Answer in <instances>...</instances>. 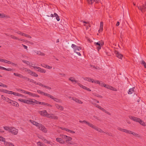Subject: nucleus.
I'll return each mask as SVG.
<instances>
[{
  "instance_id": "f257e3e1",
  "label": "nucleus",
  "mask_w": 146,
  "mask_h": 146,
  "mask_svg": "<svg viewBox=\"0 0 146 146\" xmlns=\"http://www.w3.org/2000/svg\"><path fill=\"white\" fill-rule=\"evenodd\" d=\"M3 128L5 130L8 131L9 132L15 135H17L18 133V129L14 127L5 126Z\"/></svg>"
},
{
  "instance_id": "f03ea898",
  "label": "nucleus",
  "mask_w": 146,
  "mask_h": 146,
  "mask_svg": "<svg viewBox=\"0 0 146 146\" xmlns=\"http://www.w3.org/2000/svg\"><path fill=\"white\" fill-rule=\"evenodd\" d=\"M117 129L118 130H119L122 132H124L129 134H131L135 137H140V135L139 134L135 132H132L131 131L123 129L120 127H118L117 128Z\"/></svg>"
},
{
  "instance_id": "7ed1b4c3",
  "label": "nucleus",
  "mask_w": 146,
  "mask_h": 146,
  "mask_svg": "<svg viewBox=\"0 0 146 146\" xmlns=\"http://www.w3.org/2000/svg\"><path fill=\"white\" fill-rule=\"evenodd\" d=\"M31 101L32 102L31 104L33 105L35 103L36 104H40L43 105V106H46V107H52V106L51 105L49 104L48 103L42 102H40L33 99H32Z\"/></svg>"
},
{
  "instance_id": "20e7f679",
  "label": "nucleus",
  "mask_w": 146,
  "mask_h": 146,
  "mask_svg": "<svg viewBox=\"0 0 146 146\" xmlns=\"http://www.w3.org/2000/svg\"><path fill=\"white\" fill-rule=\"evenodd\" d=\"M137 7L138 9L140 10L143 13L146 10V4L145 3L142 5H140L138 3L137 4Z\"/></svg>"
},
{
  "instance_id": "39448f33",
  "label": "nucleus",
  "mask_w": 146,
  "mask_h": 146,
  "mask_svg": "<svg viewBox=\"0 0 146 146\" xmlns=\"http://www.w3.org/2000/svg\"><path fill=\"white\" fill-rule=\"evenodd\" d=\"M60 136L62 138L66 139L65 142L69 144H71L70 142L72 139V138L71 137L64 135H62Z\"/></svg>"
},
{
  "instance_id": "423d86ee",
  "label": "nucleus",
  "mask_w": 146,
  "mask_h": 146,
  "mask_svg": "<svg viewBox=\"0 0 146 146\" xmlns=\"http://www.w3.org/2000/svg\"><path fill=\"white\" fill-rule=\"evenodd\" d=\"M18 100L20 102L27 104H31L32 99H29V100H26L21 98L18 99Z\"/></svg>"
},
{
  "instance_id": "0eeeda50",
  "label": "nucleus",
  "mask_w": 146,
  "mask_h": 146,
  "mask_svg": "<svg viewBox=\"0 0 146 146\" xmlns=\"http://www.w3.org/2000/svg\"><path fill=\"white\" fill-rule=\"evenodd\" d=\"M94 44L95 45L98 46H97V48L98 51L101 49V46H103L104 44L103 42L101 41H99L97 42H94Z\"/></svg>"
},
{
  "instance_id": "6e6552de",
  "label": "nucleus",
  "mask_w": 146,
  "mask_h": 146,
  "mask_svg": "<svg viewBox=\"0 0 146 146\" xmlns=\"http://www.w3.org/2000/svg\"><path fill=\"white\" fill-rule=\"evenodd\" d=\"M38 129L44 133H46L47 132L48 130L42 124L40 125L38 127Z\"/></svg>"
},
{
  "instance_id": "1a4fd4ad",
  "label": "nucleus",
  "mask_w": 146,
  "mask_h": 146,
  "mask_svg": "<svg viewBox=\"0 0 146 146\" xmlns=\"http://www.w3.org/2000/svg\"><path fill=\"white\" fill-rule=\"evenodd\" d=\"M71 46L74 48L75 52H76V51H79L82 49L81 47L78 46L74 44H72Z\"/></svg>"
},
{
  "instance_id": "9d476101",
  "label": "nucleus",
  "mask_w": 146,
  "mask_h": 146,
  "mask_svg": "<svg viewBox=\"0 0 146 146\" xmlns=\"http://www.w3.org/2000/svg\"><path fill=\"white\" fill-rule=\"evenodd\" d=\"M23 93L28 94L29 95L32 96L33 97H36L38 98L39 97V96L38 95L35 94L33 93H32L29 92L24 91V92H23Z\"/></svg>"
},
{
  "instance_id": "9b49d317",
  "label": "nucleus",
  "mask_w": 146,
  "mask_h": 146,
  "mask_svg": "<svg viewBox=\"0 0 146 146\" xmlns=\"http://www.w3.org/2000/svg\"><path fill=\"white\" fill-rule=\"evenodd\" d=\"M68 79L73 84H78V83H79L78 82V81L76 80L73 77H70Z\"/></svg>"
},
{
  "instance_id": "f8f14e48",
  "label": "nucleus",
  "mask_w": 146,
  "mask_h": 146,
  "mask_svg": "<svg viewBox=\"0 0 146 146\" xmlns=\"http://www.w3.org/2000/svg\"><path fill=\"white\" fill-rule=\"evenodd\" d=\"M8 103L11 104L12 105L16 107L19 106V104L17 102L15 101H13L10 99Z\"/></svg>"
},
{
  "instance_id": "ddd939ff",
  "label": "nucleus",
  "mask_w": 146,
  "mask_h": 146,
  "mask_svg": "<svg viewBox=\"0 0 146 146\" xmlns=\"http://www.w3.org/2000/svg\"><path fill=\"white\" fill-rule=\"evenodd\" d=\"M69 98H71L72 100L75 101L76 102L80 104H82L83 102L80 100H79L76 98H71L70 97H69Z\"/></svg>"
},
{
  "instance_id": "4468645a",
  "label": "nucleus",
  "mask_w": 146,
  "mask_h": 146,
  "mask_svg": "<svg viewBox=\"0 0 146 146\" xmlns=\"http://www.w3.org/2000/svg\"><path fill=\"white\" fill-rule=\"evenodd\" d=\"M129 117L131 119L136 122H138L140 119L139 118L131 115L129 116Z\"/></svg>"
},
{
  "instance_id": "2eb2a0df",
  "label": "nucleus",
  "mask_w": 146,
  "mask_h": 146,
  "mask_svg": "<svg viewBox=\"0 0 146 146\" xmlns=\"http://www.w3.org/2000/svg\"><path fill=\"white\" fill-rule=\"evenodd\" d=\"M39 113L41 115L44 116H46V117H47V115L49 114L47 113L46 110H43L40 111H39Z\"/></svg>"
},
{
  "instance_id": "dca6fc26",
  "label": "nucleus",
  "mask_w": 146,
  "mask_h": 146,
  "mask_svg": "<svg viewBox=\"0 0 146 146\" xmlns=\"http://www.w3.org/2000/svg\"><path fill=\"white\" fill-rule=\"evenodd\" d=\"M47 117L51 118L54 119H58V117L54 116L53 114H50L47 115Z\"/></svg>"
},
{
  "instance_id": "f3484780",
  "label": "nucleus",
  "mask_w": 146,
  "mask_h": 146,
  "mask_svg": "<svg viewBox=\"0 0 146 146\" xmlns=\"http://www.w3.org/2000/svg\"><path fill=\"white\" fill-rule=\"evenodd\" d=\"M78 85L80 87L82 88H83L84 89L88 91H91V90L90 88L86 87L85 86H84L82 85V84H81L80 83H78Z\"/></svg>"
},
{
  "instance_id": "a211bd4d",
  "label": "nucleus",
  "mask_w": 146,
  "mask_h": 146,
  "mask_svg": "<svg viewBox=\"0 0 146 146\" xmlns=\"http://www.w3.org/2000/svg\"><path fill=\"white\" fill-rule=\"evenodd\" d=\"M50 16L51 17H55L56 19L58 21H59L60 20V19L58 15L56 13H54V14H51L50 15Z\"/></svg>"
},
{
  "instance_id": "6ab92c4d",
  "label": "nucleus",
  "mask_w": 146,
  "mask_h": 146,
  "mask_svg": "<svg viewBox=\"0 0 146 146\" xmlns=\"http://www.w3.org/2000/svg\"><path fill=\"white\" fill-rule=\"evenodd\" d=\"M30 121L33 125L38 127H39L40 125L41 124V123H39L35 121H33L32 120H30Z\"/></svg>"
},
{
  "instance_id": "aec40b11",
  "label": "nucleus",
  "mask_w": 146,
  "mask_h": 146,
  "mask_svg": "<svg viewBox=\"0 0 146 146\" xmlns=\"http://www.w3.org/2000/svg\"><path fill=\"white\" fill-rule=\"evenodd\" d=\"M56 141L61 144H64L65 143V141L62 139L60 138H57L56 139Z\"/></svg>"
},
{
  "instance_id": "412c9836",
  "label": "nucleus",
  "mask_w": 146,
  "mask_h": 146,
  "mask_svg": "<svg viewBox=\"0 0 146 146\" xmlns=\"http://www.w3.org/2000/svg\"><path fill=\"white\" fill-rule=\"evenodd\" d=\"M115 53L116 54V56L118 57V58L122 59L123 57V55L119 53V52H118L117 51H116L115 52Z\"/></svg>"
},
{
  "instance_id": "4be33fe9",
  "label": "nucleus",
  "mask_w": 146,
  "mask_h": 146,
  "mask_svg": "<svg viewBox=\"0 0 146 146\" xmlns=\"http://www.w3.org/2000/svg\"><path fill=\"white\" fill-rule=\"evenodd\" d=\"M29 74L30 75L33 76L35 77H37L38 76V74L35 72L32 71L31 70H30Z\"/></svg>"
},
{
  "instance_id": "5701e85b",
  "label": "nucleus",
  "mask_w": 146,
  "mask_h": 146,
  "mask_svg": "<svg viewBox=\"0 0 146 146\" xmlns=\"http://www.w3.org/2000/svg\"><path fill=\"white\" fill-rule=\"evenodd\" d=\"M103 22H101L100 23V29L98 31L99 33H100L102 32L103 30Z\"/></svg>"
},
{
  "instance_id": "b1692460",
  "label": "nucleus",
  "mask_w": 146,
  "mask_h": 146,
  "mask_svg": "<svg viewBox=\"0 0 146 146\" xmlns=\"http://www.w3.org/2000/svg\"><path fill=\"white\" fill-rule=\"evenodd\" d=\"M4 144L5 146H14L13 143L10 142L6 141H5L4 142Z\"/></svg>"
},
{
  "instance_id": "393cba45",
  "label": "nucleus",
  "mask_w": 146,
  "mask_h": 146,
  "mask_svg": "<svg viewBox=\"0 0 146 146\" xmlns=\"http://www.w3.org/2000/svg\"><path fill=\"white\" fill-rule=\"evenodd\" d=\"M84 79L88 82H91L93 83H94V80L93 79L88 77H86Z\"/></svg>"
},
{
  "instance_id": "a878e982",
  "label": "nucleus",
  "mask_w": 146,
  "mask_h": 146,
  "mask_svg": "<svg viewBox=\"0 0 146 146\" xmlns=\"http://www.w3.org/2000/svg\"><path fill=\"white\" fill-rule=\"evenodd\" d=\"M135 88L133 87L131 88H130L129 89L128 92V93L129 94H131L135 92L134 91Z\"/></svg>"
},
{
  "instance_id": "bb28decb",
  "label": "nucleus",
  "mask_w": 146,
  "mask_h": 146,
  "mask_svg": "<svg viewBox=\"0 0 146 146\" xmlns=\"http://www.w3.org/2000/svg\"><path fill=\"white\" fill-rule=\"evenodd\" d=\"M83 22L84 23H85L86 24H84V25L86 27V29H88V27H90V25L88 22H85V21H83Z\"/></svg>"
},
{
  "instance_id": "cd10ccee",
  "label": "nucleus",
  "mask_w": 146,
  "mask_h": 146,
  "mask_svg": "<svg viewBox=\"0 0 146 146\" xmlns=\"http://www.w3.org/2000/svg\"><path fill=\"white\" fill-rule=\"evenodd\" d=\"M88 125L90 127H91L94 129L95 130H96L97 127L95 125H93V124L90 123H89Z\"/></svg>"
},
{
  "instance_id": "c85d7f7f",
  "label": "nucleus",
  "mask_w": 146,
  "mask_h": 146,
  "mask_svg": "<svg viewBox=\"0 0 146 146\" xmlns=\"http://www.w3.org/2000/svg\"><path fill=\"white\" fill-rule=\"evenodd\" d=\"M0 69L4 70H7L8 71H11L12 70V69L11 68H7L4 67H3L0 66Z\"/></svg>"
},
{
  "instance_id": "c756f323",
  "label": "nucleus",
  "mask_w": 146,
  "mask_h": 146,
  "mask_svg": "<svg viewBox=\"0 0 146 146\" xmlns=\"http://www.w3.org/2000/svg\"><path fill=\"white\" fill-rule=\"evenodd\" d=\"M138 122L140 124L144 126H146V124L145 123L140 119Z\"/></svg>"
},
{
  "instance_id": "7c9ffc66",
  "label": "nucleus",
  "mask_w": 146,
  "mask_h": 146,
  "mask_svg": "<svg viewBox=\"0 0 146 146\" xmlns=\"http://www.w3.org/2000/svg\"><path fill=\"white\" fill-rule=\"evenodd\" d=\"M17 40H19V41H23V42H28L29 43H30V44H33V43L31 42H30V41H28L27 40H26L25 41L24 39H21V38H18V39Z\"/></svg>"
},
{
  "instance_id": "2f4dec72",
  "label": "nucleus",
  "mask_w": 146,
  "mask_h": 146,
  "mask_svg": "<svg viewBox=\"0 0 146 146\" xmlns=\"http://www.w3.org/2000/svg\"><path fill=\"white\" fill-rule=\"evenodd\" d=\"M1 98H2L4 100H5V101L7 102H8L9 101L10 99L8 98H5L4 97L3 95L1 96Z\"/></svg>"
},
{
  "instance_id": "473e14b6",
  "label": "nucleus",
  "mask_w": 146,
  "mask_h": 146,
  "mask_svg": "<svg viewBox=\"0 0 146 146\" xmlns=\"http://www.w3.org/2000/svg\"><path fill=\"white\" fill-rule=\"evenodd\" d=\"M35 52L37 54L39 55L40 56H44L45 55V54L43 53L42 52L40 51H36Z\"/></svg>"
},
{
  "instance_id": "72a5a7b5",
  "label": "nucleus",
  "mask_w": 146,
  "mask_h": 146,
  "mask_svg": "<svg viewBox=\"0 0 146 146\" xmlns=\"http://www.w3.org/2000/svg\"><path fill=\"white\" fill-rule=\"evenodd\" d=\"M13 74L15 76L18 77L20 78H21L23 76V75L22 74L18 73H14Z\"/></svg>"
},
{
  "instance_id": "f704fd0d",
  "label": "nucleus",
  "mask_w": 146,
  "mask_h": 146,
  "mask_svg": "<svg viewBox=\"0 0 146 146\" xmlns=\"http://www.w3.org/2000/svg\"><path fill=\"white\" fill-rule=\"evenodd\" d=\"M12 94H13L14 96H23V95L21 94L13 92Z\"/></svg>"
},
{
  "instance_id": "c9c22d12",
  "label": "nucleus",
  "mask_w": 146,
  "mask_h": 146,
  "mask_svg": "<svg viewBox=\"0 0 146 146\" xmlns=\"http://www.w3.org/2000/svg\"><path fill=\"white\" fill-rule=\"evenodd\" d=\"M44 96H47V97L51 99L52 98V97L53 96H52V95L46 93H44Z\"/></svg>"
},
{
  "instance_id": "e433bc0d",
  "label": "nucleus",
  "mask_w": 146,
  "mask_h": 146,
  "mask_svg": "<svg viewBox=\"0 0 146 146\" xmlns=\"http://www.w3.org/2000/svg\"><path fill=\"white\" fill-rule=\"evenodd\" d=\"M55 106L57 109H59L60 110H61L64 109L62 106L58 104H56Z\"/></svg>"
},
{
  "instance_id": "4c0bfd02",
  "label": "nucleus",
  "mask_w": 146,
  "mask_h": 146,
  "mask_svg": "<svg viewBox=\"0 0 146 146\" xmlns=\"http://www.w3.org/2000/svg\"><path fill=\"white\" fill-rule=\"evenodd\" d=\"M109 89L111 90H113L114 91H117V89H116L115 88H114L113 87L110 86L108 88Z\"/></svg>"
},
{
  "instance_id": "58836bf2",
  "label": "nucleus",
  "mask_w": 146,
  "mask_h": 146,
  "mask_svg": "<svg viewBox=\"0 0 146 146\" xmlns=\"http://www.w3.org/2000/svg\"><path fill=\"white\" fill-rule=\"evenodd\" d=\"M109 86L110 85H106L103 83H102L101 85V86H104L108 89Z\"/></svg>"
},
{
  "instance_id": "ea45409f",
  "label": "nucleus",
  "mask_w": 146,
  "mask_h": 146,
  "mask_svg": "<svg viewBox=\"0 0 146 146\" xmlns=\"http://www.w3.org/2000/svg\"><path fill=\"white\" fill-rule=\"evenodd\" d=\"M87 1L88 4H89L92 5V4L94 2H95V1L94 0H87Z\"/></svg>"
},
{
  "instance_id": "a19ab883",
  "label": "nucleus",
  "mask_w": 146,
  "mask_h": 146,
  "mask_svg": "<svg viewBox=\"0 0 146 146\" xmlns=\"http://www.w3.org/2000/svg\"><path fill=\"white\" fill-rule=\"evenodd\" d=\"M22 61L23 62L25 63V64H27L31 66V63L30 62L28 61L25 60H23Z\"/></svg>"
},
{
  "instance_id": "79ce46f5",
  "label": "nucleus",
  "mask_w": 146,
  "mask_h": 146,
  "mask_svg": "<svg viewBox=\"0 0 146 146\" xmlns=\"http://www.w3.org/2000/svg\"><path fill=\"white\" fill-rule=\"evenodd\" d=\"M37 144L38 146H46L44 145L40 141H38L37 143Z\"/></svg>"
},
{
  "instance_id": "37998d69",
  "label": "nucleus",
  "mask_w": 146,
  "mask_h": 146,
  "mask_svg": "<svg viewBox=\"0 0 146 146\" xmlns=\"http://www.w3.org/2000/svg\"><path fill=\"white\" fill-rule=\"evenodd\" d=\"M10 37L14 39L15 40H17L18 39V38L17 36H16L13 35H11L10 36Z\"/></svg>"
},
{
  "instance_id": "c03bdc74",
  "label": "nucleus",
  "mask_w": 146,
  "mask_h": 146,
  "mask_svg": "<svg viewBox=\"0 0 146 146\" xmlns=\"http://www.w3.org/2000/svg\"><path fill=\"white\" fill-rule=\"evenodd\" d=\"M96 131L100 132V133H104V131L101 129L97 127L96 130Z\"/></svg>"
},
{
  "instance_id": "a18cd8bd",
  "label": "nucleus",
  "mask_w": 146,
  "mask_h": 146,
  "mask_svg": "<svg viewBox=\"0 0 146 146\" xmlns=\"http://www.w3.org/2000/svg\"><path fill=\"white\" fill-rule=\"evenodd\" d=\"M7 17V16L6 15H5L4 14H1L0 13V17L1 18H4L5 17Z\"/></svg>"
},
{
  "instance_id": "49530a36",
  "label": "nucleus",
  "mask_w": 146,
  "mask_h": 146,
  "mask_svg": "<svg viewBox=\"0 0 146 146\" xmlns=\"http://www.w3.org/2000/svg\"><path fill=\"white\" fill-rule=\"evenodd\" d=\"M15 32L16 33H17V34H19L20 35L22 36H23V34L24 33H22L19 31H15Z\"/></svg>"
},
{
  "instance_id": "de8ad7c7",
  "label": "nucleus",
  "mask_w": 146,
  "mask_h": 146,
  "mask_svg": "<svg viewBox=\"0 0 146 146\" xmlns=\"http://www.w3.org/2000/svg\"><path fill=\"white\" fill-rule=\"evenodd\" d=\"M33 67L35 69H36L37 70V71L39 72L40 71V70L41 69V68L39 67L35 66H33Z\"/></svg>"
},
{
  "instance_id": "09e8293b",
  "label": "nucleus",
  "mask_w": 146,
  "mask_h": 146,
  "mask_svg": "<svg viewBox=\"0 0 146 146\" xmlns=\"http://www.w3.org/2000/svg\"><path fill=\"white\" fill-rule=\"evenodd\" d=\"M21 78H22L25 80H27V81H28V80H29V78H28L26 76H24L23 75Z\"/></svg>"
},
{
  "instance_id": "8fccbe9b",
  "label": "nucleus",
  "mask_w": 146,
  "mask_h": 146,
  "mask_svg": "<svg viewBox=\"0 0 146 146\" xmlns=\"http://www.w3.org/2000/svg\"><path fill=\"white\" fill-rule=\"evenodd\" d=\"M11 61L8 60H6L4 59L3 62L6 64H9L10 63Z\"/></svg>"
},
{
  "instance_id": "3c124183",
  "label": "nucleus",
  "mask_w": 146,
  "mask_h": 146,
  "mask_svg": "<svg viewBox=\"0 0 146 146\" xmlns=\"http://www.w3.org/2000/svg\"><path fill=\"white\" fill-rule=\"evenodd\" d=\"M37 92L38 93L40 94H42V95H44V94L45 93V92H42L40 90H37Z\"/></svg>"
},
{
  "instance_id": "603ef678",
  "label": "nucleus",
  "mask_w": 146,
  "mask_h": 146,
  "mask_svg": "<svg viewBox=\"0 0 146 146\" xmlns=\"http://www.w3.org/2000/svg\"><path fill=\"white\" fill-rule=\"evenodd\" d=\"M23 70H25V72H27L29 74L31 70L28 69L26 68H23Z\"/></svg>"
},
{
  "instance_id": "864d4df0",
  "label": "nucleus",
  "mask_w": 146,
  "mask_h": 146,
  "mask_svg": "<svg viewBox=\"0 0 146 146\" xmlns=\"http://www.w3.org/2000/svg\"><path fill=\"white\" fill-rule=\"evenodd\" d=\"M44 142L46 143H47L48 144H50V145H51V142L49 141H48L47 140H46V139H44Z\"/></svg>"
},
{
  "instance_id": "5fc2aeb1",
  "label": "nucleus",
  "mask_w": 146,
  "mask_h": 146,
  "mask_svg": "<svg viewBox=\"0 0 146 146\" xmlns=\"http://www.w3.org/2000/svg\"><path fill=\"white\" fill-rule=\"evenodd\" d=\"M9 64H11L13 66H17V64H15L13 62H12L11 61L10 63Z\"/></svg>"
},
{
  "instance_id": "6e6d98bb",
  "label": "nucleus",
  "mask_w": 146,
  "mask_h": 146,
  "mask_svg": "<svg viewBox=\"0 0 146 146\" xmlns=\"http://www.w3.org/2000/svg\"><path fill=\"white\" fill-rule=\"evenodd\" d=\"M5 140V139L4 137L0 136V141L4 142Z\"/></svg>"
},
{
  "instance_id": "4d7b16f0",
  "label": "nucleus",
  "mask_w": 146,
  "mask_h": 146,
  "mask_svg": "<svg viewBox=\"0 0 146 146\" xmlns=\"http://www.w3.org/2000/svg\"><path fill=\"white\" fill-rule=\"evenodd\" d=\"M39 72L42 73H45L46 72V71L45 70L41 68V69L40 70Z\"/></svg>"
},
{
  "instance_id": "13d9d810",
  "label": "nucleus",
  "mask_w": 146,
  "mask_h": 146,
  "mask_svg": "<svg viewBox=\"0 0 146 146\" xmlns=\"http://www.w3.org/2000/svg\"><path fill=\"white\" fill-rule=\"evenodd\" d=\"M7 90H6L0 89V92H3L5 93H7Z\"/></svg>"
},
{
  "instance_id": "bf43d9fd",
  "label": "nucleus",
  "mask_w": 146,
  "mask_h": 146,
  "mask_svg": "<svg viewBox=\"0 0 146 146\" xmlns=\"http://www.w3.org/2000/svg\"><path fill=\"white\" fill-rule=\"evenodd\" d=\"M141 64L143 65L145 68L146 67V64L144 60H142L141 61Z\"/></svg>"
},
{
  "instance_id": "052dcab7",
  "label": "nucleus",
  "mask_w": 146,
  "mask_h": 146,
  "mask_svg": "<svg viewBox=\"0 0 146 146\" xmlns=\"http://www.w3.org/2000/svg\"><path fill=\"white\" fill-rule=\"evenodd\" d=\"M94 96H96V97L99 98H102V96L98 94H94Z\"/></svg>"
},
{
  "instance_id": "680f3d73",
  "label": "nucleus",
  "mask_w": 146,
  "mask_h": 146,
  "mask_svg": "<svg viewBox=\"0 0 146 146\" xmlns=\"http://www.w3.org/2000/svg\"><path fill=\"white\" fill-rule=\"evenodd\" d=\"M51 99L53 100L54 101L56 102H58L59 101V100L58 99L56 98H54L53 96L52 97V98Z\"/></svg>"
},
{
  "instance_id": "e2e57ef3",
  "label": "nucleus",
  "mask_w": 146,
  "mask_h": 146,
  "mask_svg": "<svg viewBox=\"0 0 146 146\" xmlns=\"http://www.w3.org/2000/svg\"><path fill=\"white\" fill-rule=\"evenodd\" d=\"M103 111L104 112L106 113L107 114H108V115H111V113L110 112H109L108 111H107V110H103Z\"/></svg>"
},
{
  "instance_id": "0e129e2a",
  "label": "nucleus",
  "mask_w": 146,
  "mask_h": 146,
  "mask_svg": "<svg viewBox=\"0 0 146 146\" xmlns=\"http://www.w3.org/2000/svg\"><path fill=\"white\" fill-rule=\"evenodd\" d=\"M104 133H105L106 134L108 135H109V136H112V134L110 133H109V132H104Z\"/></svg>"
},
{
  "instance_id": "69168bd1",
  "label": "nucleus",
  "mask_w": 146,
  "mask_h": 146,
  "mask_svg": "<svg viewBox=\"0 0 146 146\" xmlns=\"http://www.w3.org/2000/svg\"><path fill=\"white\" fill-rule=\"evenodd\" d=\"M96 106L99 109L101 110L102 109V107H101L100 106H99L98 105L96 104Z\"/></svg>"
},
{
  "instance_id": "338daca9",
  "label": "nucleus",
  "mask_w": 146,
  "mask_h": 146,
  "mask_svg": "<svg viewBox=\"0 0 146 146\" xmlns=\"http://www.w3.org/2000/svg\"><path fill=\"white\" fill-rule=\"evenodd\" d=\"M1 86H3L5 88H7V86L6 85H5L4 84H2V83H1Z\"/></svg>"
},
{
  "instance_id": "774afa93",
  "label": "nucleus",
  "mask_w": 146,
  "mask_h": 146,
  "mask_svg": "<svg viewBox=\"0 0 146 146\" xmlns=\"http://www.w3.org/2000/svg\"><path fill=\"white\" fill-rule=\"evenodd\" d=\"M13 91H10L9 90H7V94H12Z\"/></svg>"
}]
</instances>
